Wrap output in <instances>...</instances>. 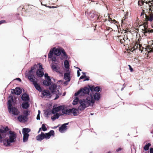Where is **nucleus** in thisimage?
Masks as SVG:
<instances>
[{
	"label": "nucleus",
	"mask_w": 153,
	"mask_h": 153,
	"mask_svg": "<svg viewBox=\"0 0 153 153\" xmlns=\"http://www.w3.org/2000/svg\"><path fill=\"white\" fill-rule=\"evenodd\" d=\"M151 4H150V5H151V7H153V0H151Z\"/></svg>",
	"instance_id": "obj_59"
},
{
	"label": "nucleus",
	"mask_w": 153,
	"mask_h": 153,
	"mask_svg": "<svg viewBox=\"0 0 153 153\" xmlns=\"http://www.w3.org/2000/svg\"><path fill=\"white\" fill-rule=\"evenodd\" d=\"M141 3L142 4H144V3H146V4H148L149 5V7H151L150 4H151V0H141Z\"/></svg>",
	"instance_id": "obj_29"
},
{
	"label": "nucleus",
	"mask_w": 153,
	"mask_h": 153,
	"mask_svg": "<svg viewBox=\"0 0 153 153\" xmlns=\"http://www.w3.org/2000/svg\"><path fill=\"white\" fill-rule=\"evenodd\" d=\"M22 99L24 101H28L30 99L28 95L24 93L21 97Z\"/></svg>",
	"instance_id": "obj_23"
},
{
	"label": "nucleus",
	"mask_w": 153,
	"mask_h": 153,
	"mask_svg": "<svg viewBox=\"0 0 153 153\" xmlns=\"http://www.w3.org/2000/svg\"><path fill=\"white\" fill-rule=\"evenodd\" d=\"M86 78L84 79V80H83V81H85L86 80H89V77H88L87 76V77H85Z\"/></svg>",
	"instance_id": "obj_54"
},
{
	"label": "nucleus",
	"mask_w": 153,
	"mask_h": 153,
	"mask_svg": "<svg viewBox=\"0 0 153 153\" xmlns=\"http://www.w3.org/2000/svg\"><path fill=\"white\" fill-rule=\"evenodd\" d=\"M29 136L28 134H23V141L24 142H27Z\"/></svg>",
	"instance_id": "obj_31"
},
{
	"label": "nucleus",
	"mask_w": 153,
	"mask_h": 153,
	"mask_svg": "<svg viewBox=\"0 0 153 153\" xmlns=\"http://www.w3.org/2000/svg\"><path fill=\"white\" fill-rule=\"evenodd\" d=\"M130 34V33L128 32H125L124 34L118 36V40L119 41L121 44H123L124 46L128 45L130 43V39L128 38V35Z\"/></svg>",
	"instance_id": "obj_4"
},
{
	"label": "nucleus",
	"mask_w": 153,
	"mask_h": 153,
	"mask_svg": "<svg viewBox=\"0 0 153 153\" xmlns=\"http://www.w3.org/2000/svg\"><path fill=\"white\" fill-rule=\"evenodd\" d=\"M112 19L111 18H109L108 19V21H109V22H112Z\"/></svg>",
	"instance_id": "obj_63"
},
{
	"label": "nucleus",
	"mask_w": 153,
	"mask_h": 153,
	"mask_svg": "<svg viewBox=\"0 0 153 153\" xmlns=\"http://www.w3.org/2000/svg\"><path fill=\"white\" fill-rule=\"evenodd\" d=\"M16 79L17 80H19L20 82L21 81V79H20V78H17Z\"/></svg>",
	"instance_id": "obj_62"
},
{
	"label": "nucleus",
	"mask_w": 153,
	"mask_h": 153,
	"mask_svg": "<svg viewBox=\"0 0 153 153\" xmlns=\"http://www.w3.org/2000/svg\"><path fill=\"white\" fill-rule=\"evenodd\" d=\"M57 85L54 83L52 84L49 87V89L51 92L53 94H55L56 95L54 100L58 99L59 96L62 95V93L57 88Z\"/></svg>",
	"instance_id": "obj_7"
},
{
	"label": "nucleus",
	"mask_w": 153,
	"mask_h": 153,
	"mask_svg": "<svg viewBox=\"0 0 153 153\" xmlns=\"http://www.w3.org/2000/svg\"><path fill=\"white\" fill-rule=\"evenodd\" d=\"M45 76L46 78V79H48V77H49V79H50V77L48 76V74H47V73L45 74Z\"/></svg>",
	"instance_id": "obj_50"
},
{
	"label": "nucleus",
	"mask_w": 153,
	"mask_h": 153,
	"mask_svg": "<svg viewBox=\"0 0 153 153\" xmlns=\"http://www.w3.org/2000/svg\"><path fill=\"white\" fill-rule=\"evenodd\" d=\"M55 49V48H53L52 49H51L50 51L48 54V57L49 58H51L53 56V50Z\"/></svg>",
	"instance_id": "obj_34"
},
{
	"label": "nucleus",
	"mask_w": 153,
	"mask_h": 153,
	"mask_svg": "<svg viewBox=\"0 0 153 153\" xmlns=\"http://www.w3.org/2000/svg\"><path fill=\"white\" fill-rule=\"evenodd\" d=\"M140 45V44H138L137 42H135L133 44H132V46H131V50L133 51L137 49H139Z\"/></svg>",
	"instance_id": "obj_18"
},
{
	"label": "nucleus",
	"mask_w": 153,
	"mask_h": 153,
	"mask_svg": "<svg viewBox=\"0 0 153 153\" xmlns=\"http://www.w3.org/2000/svg\"><path fill=\"white\" fill-rule=\"evenodd\" d=\"M9 98L11 100H9L8 101V110L10 113H12L13 115H17L19 114L20 112L17 108L13 107L12 102H13V99L12 96H10Z\"/></svg>",
	"instance_id": "obj_3"
},
{
	"label": "nucleus",
	"mask_w": 153,
	"mask_h": 153,
	"mask_svg": "<svg viewBox=\"0 0 153 153\" xmlns=\"http://www.w3.org/2000/svg\"><path fill=\"white\" fill-rule=\"evenodd\" d=\"M148 24L147 22H144L143 24L144 28L142 29V31L145 36L149 35L150 33H153V29L148 28Z\"/></svg>",
	"instance_id": "obj_8"
},
{
	"label": "nucleus",
	"mask_w": 153,
	"mask_h": 153,
	"mask_svg": "<svg viewBox=\"0 0 153 153\" xmlns=\"http://www.w3.org/2000/svg\"><path fill=\"white\" fill-rule=\"evenodd\" d=\"M54 132L53 130H51L48 133L45 134L42 132L41 134L36 137V139L39 141H41L44 138L48 139L50 138L51 135L54 136Z\"/></svg>",
	"instance_id": "obj_5"
},
{
	"label": "nucleus",
	"mask_w": 153,
	"mask_h": 153,
	"mask_svg": "<svg viewBox=\"0 0 153 153\" xmlns=\"http://www.w3.org/2000/svg\"><path fill=\"white\" fill-rule=\"evenodd\" d=\"M149 8V11L147 14L145 13V10H142L140 14V17L144 21V22H147V23H148V22H153V7H151Z\"/></svg>",
	"instance_id": "obj_2"
},
{
	"label": "nucleus",
	"mask_w": 153,
	"mask_h": 153,
	"mask_svg": "<svg viewBox=\"0 0 153 153\" xmlns=\"http://www.w3.org/2000/svg\"><path fill=\"white\" fill-rule=\"evenodd\" d=\"M22 89L19 87H16L15 89H12V93H14L17 95H19L22 93Z\"/></svg>",
	"instance_id": "obj_16"
},
{
	"label": "nucleus",
	"mask_w": 153,
	"mask_h": 153,
	"mask_svg": "<svg viewBox=\"0 0 153 153\" xmlns=\"http://www.w3.org/2000/svg\"><path fill=\"white\" fill-rule=\"evenodd\" d=\"M150 153H153V148H151L150 150Z\"/></svg>",
	"instance_id": "obj_56"
},
{
	"label": "nucleus",
	"mask_w": 153,
	"mask_h": 153,
	"mask_svg": "<svg viewBox=\"0 0 153 153\" xmlns=\"http://www.w3.org/2000/svg\"><path fill=\"white\" fill-rule=\"evenodd\" d=\"M151 144L148 143L146 144L144 147V149L146 151L148 150L149 149V147L151 146Z\"/></svg>",
	"instance_id": "obj_39"
},
{
	"label": "nucleus",
	"mask_w": 153,
	"mask_h": 153,
	"mask_svg": "<svg viewBox=\"0 0 153 153\" xmlns=\"http://www.w3.org/2000/svg\"><path fill=\"white\" fill-rule=\"evenodd\" d=\"M33 7V6L32 5H25L24 6L23 9H25L26 12L30 11H31V9H32V7Z\"/></svg>",
	"instance_id": "obj_25"
},
{
	"label": "nucleus",
	"mask_w": 153,
	"mask_h": 153,
	"mask_svg": "<svg viewBox=\"0 0 153 153\" xmlns=\"http://www.w3.org/2000/svg\"><path fill=\"white\" fill-rule=\"evenodd\" d=\"M6 23V22L5 20H1L0 21V25L2 24Z\"/></svg>",
	"instance_id": "obj_49"
},
{
	"label": "nucleus",
	"mask_w": 153,
	"mask_h": 153,
	"mask_svg": "<svg viewBox=\"0 0 153 153\" xmlns=\"http://www.w3.org/2000/svg\"><path fill=\"white\" fill-rule=\"evenodd\" d=\"M79 100L78 97H76L73 101V104L74 105L77 104L79 101Z\"/></svg>",
	"instance_id": "obj_40"
},
{
	"label": "nucleus",
	"mask_w": 153,
	"mask_h": 153,
	"mask_svg": "<svg viewBox=\"0 0 153 153\" xmlns=\"http://www.w3.org/2000/svg\"><path fill=\"white\" fill-rule=\"evenodd\" d=\"M10 135L9 139L6 141H3V142L4 145L7 146L10 145V143H14L15 142L16 138V135L15 132L11 131H9Z\"/></svg>",
	"instance_id": "obj_6"
},
{
	"label": "nucleus",
	"mask_w": 153,
	"mask_h": 153,
	"mask_svg": "<svg viewBox=\"0 0 153 153\" xmlns=\"http://www.w3.org/2000/svg\"><path fill=\"white\" fill-rule=\"evenodd\" d=\"M70 113H73L74 116H76L77 115V113L78 112V110L76 108H72L70 109Z\"/></svg>",
	"instance_id": "obj_28"
},
{
	"label": "nucleus",
	"mask_w": 153,
	"mask_h": 153,
	"mask_svg": "<svg viewBox=\"0 0 153 153\" xmlns=\"http://www.w3.org/2000/svg\"><path fill=\"white\" fill-rule=\"evenodd\" d=\"M2 137L1 136V134H0V142H2Z\"/></svg>",
	"instance_id": "obj_60"
},
{
	"label": "nucleus",
	"mask_w": 153,
	"mask_h": 153,
	"mask_svg": "<svg viewBox=\"0 0 153 153\" xmlns=\"http://www.w3.org/2000/svg\"><path fill=\"white\" fill-rule=\"evenodd\" d=\"M58 68V66L56 65H53L51 66V68L53 71L58 73L59 72V71Z\"/></svg>",
	"instance_id": "obj_30"
},
{
	"label": "nucleus",
	"mask_w": 153,
	"mask_h": 153,
	"mask_svg": "<svg viewBox=\"0 0 153 153\" xmlns=\"http://www.w3.org/2000/svg\"><path fill=\"white\" fill-rule=\"evenodd\" d=\"M36 119L38 120H39L40 119V117L39 116V114H38L37 116Z\"/></svg>",
	"instance_id": "obj_55"
},
{
	"label": "nucleus",
	"mask_w": 153,
	"mask_h": 153,
	"mask_svg": "<svg viewBox=\"0 0 153 153\" xmlns=\"http://www.w3.org/2000/svg\"><path fill=\"white\" fill-rule=\"evenodd\" d=\"M62 106L60 105L58 107L53 108L52 111V113L54 114L58 112L61 110L62 109Z\"/></svg>",
	"instance_id": "obj_17"
},
{
	"label": "nucleus",
	"mask_w": 153,
	"mask_h": 153,
	"mask_svg": "<svg viewBox=\"0 0 153 153\" xmlns=\"http://www.w3.org/2000/svg\"><path fill=\"white\" fill-rule=\"evenodd\" d=\"M64 66L65 68L68 70L69 69V64L68 61L65 60L64 61Z\"/></svg>",
	"instance_id": "obj_36"
},
{
	"label": "nucleus",
	"mask_w": 153,
	"mask_h": 153,
	"mask_svg": "<svg viewBox=\"0 0 153 153\" xmlns=\"http://www.w3.org/2000/svg\"><path fill=\"white\" fill-rule=\"evenodd\" d=\"M35 69L34 66L32 67L31 69L28 72V78L29 80L32 82H33L36 80L34 79V76L33 75L34 70Z\"/></svg>",
	"instance_id": "obj_10"
},
{
	"label": "nucleus",
	"mask_w": 153,
	"mask_h": 153,
	"mask_svg": "<svg viewBox=\"0 0 153 153\" xmlns=\"http://www.w3.org/2000/svg\"><path fill=\"white\" fill-rule=\"evenodd\" d=\"M91 96L93 97L94 100L95 101V100H98L100 97V94L97 92H96L94 93L93 92L92 94H91L88 96Z\"/></svg>",
	"instance_id": "obj_14"
},
{
	"label": "nucleus",
	"mask_w": 153,
	"mask_h": 153,
	"mask_svg": "<svg viewBox=\"0 0 153 153\" xmlns=\"http://www.w3.org/2000/svg\"><path fill=\"white\" fill-rule=\"evenodd\" d=\"M89 88L85 87L83 88H81L74 95L75 96H77L82 93L83 94L82 95L84 94H88L89 93Z\"/></svg>",
	"instance_id": "obj_9"
},
{
	"label": "nucleus",
	"mask_w": 153,
	"mask_h": 153,
	"mask_svg": "<svg viewBox=\"0 0 153 153\" xmlns=\"http://www.w3.org/2000/svg\"><path fill=\"white\" fill-rule=\"evenodd\" d=\"M23 114L25 117H27L29 115L28 110H27L23 112Z\"/></svg>",
	"instance_id": "obj_42"
},
{
	"label": "nucleus",
	"mask_w": 153,
	"mask_h": 153,
	"mask_svg": "<svg viewBox=\"0 0 153 153\" xmlns=\"http://www.w3.org/2000/svg\"><path fill=\"white\" fill-rule=\"evenodd\" d=\"M95 17L96 18L97 17V19L99 22H101L102 21L101 19L102 18V16L101 17L100 13H99L98 16L96 15V17Z\"/></svg>",
	"instance_id": "obj_44"
},
{
	"label": "nucleus",
	"mask_w": 153,
	"mask_h": 153,
	"mask_svg": "<svg viewBox=\"0 0 153 153\" xmlns=\"http://www.w3.org/2000/svg\"><path fill=\"white\" fill-rule=\"evenodd\" d=\"M9 130L8 128L6 126L5 128L0 129V133L2 134L5 133Z\"/></svg>",
	"instance_id": "obj_32"
},
{
	"label": "nucleus",
	"mask_w": 153,
	"mask_h": 153,
	"mask_svg": "<svg viewBox=\"0 0 153 153\" xmlns=\"http://www.w3.org/2000/svg\"><path fill=\"white\" fill-rule=\"evenodd\" d=\"M41 3L42 5H44L45 6H47V3L46 2V0H41Z\"/></svg>",
	"instance_id": "obj_43"
},
{
	"label": "nucleus",
	"mask_w": 153,
	"mask_h": 153,
	"mask_svg": "<svg viewBox=\"0 0 153 153\" xmlns=\"http://www.w3.org/2000/svg\"><path fill=\"white\" fill-rule=\"evenodd\" d=\"M41 128L43 131H45L47 130L46 127L45 125L44 124H42Z\"/></svg>",
	"instance_id": "obj_46"
},
{
	"label": "nucleus",
	"mask_w": 153,
	"mask_h": 153,
	"mask_svg": "<svg viewBox=\"0 0 153 153\" xmlns=\"http://www.w3.org/2000/svg\"><path fill=\"white\" fill-rule=\"evenodd\" d=\"M62 51L61 49L56 48H55V49L53 50V54L57 56H58L61 54Z\"/></svg>",
	"instance_id": "obj_22"
},
{
	"label": "nucleus",
	"mask_w": 153,
	"mask_h": 153,
	"mask_svg": "<svg viewBox=\"0 0 153 153\" xmlns=\"http://www.w3.org/2000/svg\"><path fill=\"white\" fill-rule=\"evenodd\" d=\"M66 72H67L64 74V79L66 80V82H69L71 80L70 72L69 69L67 70Z\"/></svg>",
	"instance_id": "obj_11"
},
{
	"label": "nucleus",
	"mask_w": 153,
	"mask_h": 153,
	"mask_svg": "<svg viewBox=\"0 0 153 153\" xmlns=\"http://www.w3.org/2000/svg\"><path fill=\"white\" fill-rule=\"evenodd\" d=\"M100 87L98 86H97L95 87L94 93L97 92L98 93L100 91Z\"/></svg>",
	"instance_id": "obj_41"
},
{
	"label": "nucleus",
	"mask_w": 153,
	"mask_h": 153,
	"mask_svg": "<svg viewBox=\"0 0 153 153\" xmlns=\"http://www.w3.org/2000/svg\"><path fill=\"white\" fill-rule=\"evenodd\" d=\"M51 79H49V77H48V79H46L44 80L43 83L44 85H46L47 86H49L51 84Z\"/></svg>",
	"instance_id": "obj_20"
},
{
	"label": "nucleus",
	"mask_w": 153,
	"mask_h": 153,
	"mask_svg": "<svg viewBox=\"0 0 153 153\" xmlns=\"http://www.w3.org/2000/svg\"><path fill=\"white\" fill-rule=\"evenodd\" d=\"M61 110L62 112L64 114L69 115L70 113V109H68L66 107H64L62 106Z\"/></svg>",
	"instance_id": "obj_21"
},
{
	"label": "nucleus",
	"mask_w": 153,
	"mask_h": 153,
	"mask_svg": "<svg viewBox=\"0 0 153 153\" xmlns=\"http://www.w3.org/2000/svg\"><path fill=\"white\" fill-rule=\"evenodd\" d=\"M18 119L21 122L25 123L28 120V118L24 115H21L18 117Z\"/></svg>",
	"instance_id": "obj_12"
},
{
	"label": "nucleus",
	"mask_w": 153,
	"mask_h": 153,
	"mask_svg": "<svg viewBox=\"0 0 153 153\" xmlns=\"http://www.w3.org/2000/svg\"><path fill=\"white\" fill-rule=\"evenodd\" d=\"M61 53H62V54H61V56L62 57V60H63V59H68V56L64 50L63 48H62Z\"/></svg>",
	"instance_id": "obj_24"
},
{
	"label": "nucleus",
	"mask_w": 153,
	"mask_h": 153,
	"mask_svg": "<svg viewBox=\"0 0 153 153\" xmlns=\"http://www.w3.org/2000/svg\"><path fill=\"white\" fill-rule=\"evenodd\" d=\"M36 74L39 77L43 76L44 75L43 72L41 71L40 69H39L37 70Z\"/></svg>",
	"instance_id": "obj_26"
},
{
	"label": "nucleus",
	"mask_w": 153,
	"mask_h": 153,
	"mask_svg": "<svg viewBox=\"0 0 153 153\" xmlns=\"http://www.w3.org/2000/svg\"><path fill=\"white\" fill-rule=\"evenodd\" d=\"M144 48H143L142 46L140 45V47H139V49L140 51L141 52H142V51H143V49H144Z\"/></svg>",
	"instance_id": "obj_48"
},
{
	"label": "nucleus",
	"mask_w": 153,
	"mask_h": 153,
	"mask_svg": "<svg viewBox=\"0 0 153 153\" xmlns=\"http://www.w3.org/2000/svg\"><path fill=\"white\" fill-rule=\"evenodd\" d=\"M122 149H123V148H119L117 149L116 150V151L117 152H119L120 151H121Z\"/></svg>",
	"instance_id": "obj_51"
},
{
	"label": "nucleus",
	"mask_w": 153,
	"mask_h": 153,
	"mask_svg": "<svg viewBox=\"0 0 153 153\" xmlns=\"http://www.w3.org/2000/svg\"><path fill=\"white\" fill-rule=\"evenodd\" d=\"M51 60L52 61L54 62H56L57 60L56 59V57L55 56H53L51 58Z\"/></svg>",
	"instance_id": "obj_47"
},
{
	"label": "nucleus",
	"mask_w": 153,
	"mask_h": 153,
	"mask_svg": "<svg viewBox=\"0 0 153 153\" xmlns=\"http://www.w3.org/2000/svg\"><path fill=\"white\" fill-rule=\"evenodd\" d=\"M77 76L78 77L80 75V73L79 70H78L77 71Z\"/></svg>",
	"instance_id": "obj_58"
},
{
	"label": "nucleus",
	"mask_w": 153,
	"mask_h": 153,
	"mask_svg": "<svg viewBox=\"0 0 153 153\" xmlns=\"http://www.w3.org/2000/svg\"><path fill=\"white\" fill-rule=\"evenodd\" d=\"M99 13L94 11H91L89 14L88 17L90 19H94L95 17H96V15L98 16Z\"/></svg>",
	"instance_id": "obj_15"
},
{
	"label": "nucleus",
	"mask_w": 153,
	"mask_h": 153,
	"mask_svg": "<svg viewBox=\"0 0 153 153\" xmlns=\"http://www.w3.org/2000/svg\"><path fill=\"white\" fill-rule=\"evenodd\" d=\"M30 131V130L28 128H24L23 129L22 133L23 134H28Z\"/></svg>",
	"instance_id": "obj_37"
},
{
	"label": "nucleus",
	"mask_w": 153,
	"mask_h": 153,
	"mask_svg": "<svg viewBox=\"0 0 153 153\" xmlns=\"http://www.w3.org/2000/svg\"><path fill=\"white\" fill-rule=\"evenodd\" d=\"M35 88L39 92H41L42 91V89L40 87V85L37 83V80L36 79L32 82Z\"/></svg>",
	"instance_id": "obj_13"
},
{
	"label": "nucleus",
	"mask_w": 153,
	"mask_h": 153,
	"mask_svg": "<svg viewBox=\"0 0 153 153\" xmlns=\"http://www.w3.org/2000/svg\"><path fill=\"white\" fill-rule=\"evenodd\" d=\"M95 101L91 96H88L86 99L80 100L79 103L80 105L78 107V109L80 111L84 110L87 107L93 105Z\"/></svg>",
	"instance_id": "obj_1"
},
{
	"label": "nucleus",
	"mask_w": 153,
	"mask_h": 153,
	"mask_svg": "<svg viewBox=\"0 0 153 153\" xmlns=\"http://www.w3.org/2000/svg\"><path fill=\"white\" fill-rule=\"evenodd\" d=\"M128 66L129 67V69H130L131 71V72L133 71V69L131 67V66L130 65H128Z\"/></svg>",
	"instance_id": "obj_53"
},
{
	"label": "nucleus",
	"mask_w": 153,
	"mask_h": 153,
	"mask_svg": "<svg viewBox=\"0 0 153 153\" xmlns=\"http://www.w3.org/2000/svg\"><path fill=\"white\" fill-rule=\"evenodd\" d=\"M87 77V76L85 75V76H82L79 79H83L85 77Z\"/></svg>",
	"instance_id": "obj_52"
},
{
	"label": "nucleus",
	"mask_w": 153,
	"mask_h": 153,
	"mask_svg": "<svg viewBox=\"0 0 153 153\" xmlns=\"http://www.w3.org/2000/svg\"><path fill=\"white\" fill-rule=\"evenodd\" d=\"M68 123H65L62 125L61 127L59 128V131L60 132H62L64 130H67L68 128L67 126L66 125L68 124Z\"/></svg>",
	"instance_id": "obj_19"
},
{
	"label": "nucleus",
	"mask_w": 153,
	"mask_h": 153,
	"mask_svg": "<svg viewBox=\"0 0 153 153\" xmlns=\"http://www.w3.org/2000/svg\"><path fill=\"white\" fill-rule=\"evenodd\" d=\"M48 7L50 8H55L56 7H55V6H49Z\"/></svg>",
	"instance_id": "obj_61"
},
{
	"label": "nucleus",
	"mask_w": 153,
	"mask_h": 153,
	"mask_svg": "<svg viewBox=\"0 0 153 153\" xmlns=\"http://www.w3.org/2000/svg\"><path fill=\"white\" fill-rule=\"evenodd\" d=\"M90 90H91V91L92 92V94L93 92H94L95 87L93 85L91 87L89 86Z\"/></svg>",
	"instance_id": "obj_45"
},
{
	"label": "nucleus",
	"mask_w": 153,
	"mask_h": 153,
	"mask_svg": "<svg viewBox=\"0 0 153 153\" xmlns=\"http://www.w3.org/2000/svg\"><path fill=\"white\" fill-rule=\"evenodd\" d=\"M60 116V115L58 113H56L54 114L53 117H52L51 118L53 121L55 120L56 119L58 118Z\"/></svg>",
	"instance_id": "obj_38"
},
{
	"label": "nucleus",
	"mask_w": 153,
	"mask_h": 153,
	"mask_svg": "<svg viewBox=\"0 0 153 153\" xmlns=\"http://www.w3.org/2000/svg\"><path fill=\"white\" fill-rule=\"evenodd\" d=\"M42 94L44 97H47L51 95V94L48 90H44L42 91Z\"/></svg>",
	"instance_id": "obj_27"
},
{
	"label": "nucleus",
	"mask_w": 153,
	"mask_h": 153,
	"mask_svg": "<svg viewBox=\"0 0 153 153\" xmlns=\"http://www.w3.org/2000/svg\"><path fill=\"white\" fill-rule=\"evenodd\" d=\"M22 105V108L25 109H27L29 106L28 103L27 102L23 103Z\"/></svg>",
	"instance_id": "obj_35"
},
{
	"label": "nucleus",
	"mask_w": 153,
	"mask_h": 153,
	"mask_svg": "<svg viewBox=\"0 0 153 153\" xmlns=\"http://www.w3.org/2000/svg\"><path fill=\"white\" fill-rule=\"evenodd\" d=\"M112 22L114 23L117 22L116 21L115 19H113V20H112Z\"/></svg>",
	"instance_id": "obj_64"
},
{
	"label": "nucleus",
	"mask_w": 153,
	"mask_h": 153,
	"mask_svg": "<svg viewBox=\"0 0 153 153\" xmlns=\"http://www.w3.org/2000/svg\"><path fill=\"white\" fill-rule=\"evenodd\" d=\"M147 47L149 50L148 53H151L153 52V43L152 42L150 45H149Z\"/></svg>",
	"instance_id": "obj_33"
},
{
	"label": "nucleus",
	"mask_w": 153,
	"mask_h": 153,
	"mask_svg": "<svg viewBox=\"0 0 153 153\" xmlns=\"http://www.w3.org/2000/svg\"><path fill=\"white\" fill-rule=\"evenodd\" d=\"M138 4L139 6H141L142 5H143V4H142L141 3V1H139L138 2Z\"/></svg>",
	"instance_id": "obj_57"
}]
</instances>
